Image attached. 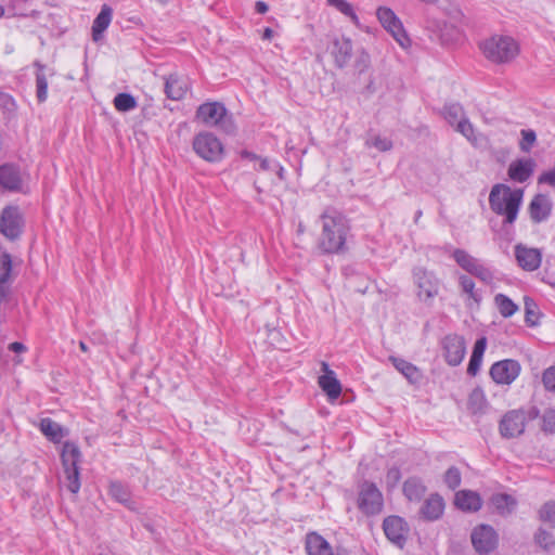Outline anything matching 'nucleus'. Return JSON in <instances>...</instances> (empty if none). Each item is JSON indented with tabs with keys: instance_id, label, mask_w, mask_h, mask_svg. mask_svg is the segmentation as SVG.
Returning a JSON list of instances; mask_svg holds the SVG:
<instances>
[{
	"instance_id": "obj_42",
	"label": "nucleus",
	"mask_w": 555,
	"mask_h": 555,
	"mask_svg": "<svg viewBox=\"0 0 555 555\" xmlns=\"http://www.w3.org/2000/svg\"><path fill=\"white\" fill-rule=\"evenodd\" d=\"M12 271V259L11 256L7 253H2L0 255V284L4 285L5 282L10 279V274Z\"/></svg>"
},
{
	"instance_id": "obj_51",
	"label": "nucleus",
	"mask_w": 555,
	"mask_h": 555,
	"mask_svg": "<svg viewBox=\"0 0 555 555\" xmlns=\"http://www.w3.org/2000/svg\"><path fill=\"white\" fill-rule=\"evenodd\" d=\"M370 63V55L366 52L361 51L357 55L354 67L361 74L369 68Z\"/></svg>"
},
{
	"instance_id": "obj_26",
	"label": "nucleus",
	"mask_w": 555,
	"mask_h": 555,
	"mask_svg": "<svg viewBox=\"0 0 555 555\" xmlns=\"http://www.w3.org/2000/svg\"><path fill=\"white\" fill-rule=\"evenodd\" d=\"M308 555H333L331 544L319 533L310 532L306 537Z\"/></svg>"
},
{
	"instance_id": "obj_6",
	"label": "nucleus",
	"mask_w": 555,
	"mask_h": 555,
	"mask_svg": "<svg viewBox=\"0 0 555 555\" xmlns=\"http://www.w3.org/2000/svg\"><path fill=\"white\" fill-rule=\"evenodd\" d=\"M194 152L204 160L218 163L223 158V145L210 132H201L193 140Z\"/></svg>"
},
{
	"instance_id": "obj_28",
	"label": "nucleus",
	"mask_w": 555,
	"mask_h": 555,
	"mask_svg": "<svg viewBox=\"0 0 555 555\" xmlns=\"http://www.w3.org/2000/svg\"><path fill=\"white\" fill-rule=\"evenodd\" d=\"M36 72V95L40 103L48 98V77L54 75V72L38 62L35 63Z\"/></svg>"
},
{
	"instance_id": "obj_4",
	"label": "nucleus",
	"mask_w": 555,
	"mask_h": 555,
	"mask_svg": "<svg viewBox=\"0 0 555 555\" xmlns=\"http://www.w3.org/2000/svg\"><path fill=\"white\" fill-rule=\"evenodd\" d=\"M539 411L531 408L528 411L512 410L507 412L500 422V434L504 438H516L525 431L526 423L528 420L538 417Z\"/></svg>"
},
{
	"instance_id": "obj_53",
	"label": "nucleus",
	"mask_w": 555,
	"mask_h": 555,
	"mask_svg": "<svg viewBox=\"0 0 555 555\" xmlns=\"http://www.w3.org/2000/svg\"><path fill=\"white\" fill-rule=\"evenodd\" d=\"M481 361H482L481 358L472 356L469 359L468 366H467V373L472 376H475L480 369Z\"/></svg>"
},
{
	"instance_id": "obj_22",
	"label": "nucleus",
	"mask_w": 555,
	"mask_h": 555,
	"mask_svg": "<svg viewBox=\"0 0 555 555\" xmlns=\"http://www.w3.org/2000/svg\"><path fill=\"white\" fill-rule=\"evenodd\" d=\"M189 91V81L186 78L178 75H169L165 81V93L173 101L184 98Z\"/></svg>"
},
{
	"instance_id": "obj_3",
	"label": "nucleus",
	"mask_w": 555,
	"mask_h": 555,
	"mask_svg": "<svg viewBox=\"0 0 555 555\" xmlns=\"http://www.w3.org/2000/svg\"><path fill=\"white\" fill-rule=\"evenodd\" d=\"M480 49L486 59L496 64L508 63L519 53L517 41L508 36H492L480 43Z\"/></svg>"
},
{
	"instance_id": "obj_61",
	"label": "nucleus",
	"mask_w": 555,
	"mask_h": 555,
	"mask_svg": "<svg viewBox=\"0 0 555 555\" xmlns=\"http://www.w3.org/2000/svg\"><path fill=\"white\" fill-rule=\"evenodd\" d=\"M365 90L370 94L376 92V86L373 79H370L369 83L365 86Z\"/></svg>"
},
{
	"instance_id": "obj_29",
	"label": "nucleus",
	"mask_w": 555,
	"mask_h": 555,
	"mask_svg": "<svg viewBox=\"0 0 555 555\" xmlns=\"http://www.w3.org/2000/svg\"><path fill=\"white\" fill-rule=\"evenodd\" d=\"M112 9L104 4L93 21L92 25V38L94 41H99L103 37V33L107 29L112 21Z\"/></svg>"
},
{
	"instance_id": "obj_19",
	"label": "nucleus",
	"mask_w": 555,
	"mask_h": 555,
	"mask_svg": "<svg viewBox=\"0 0 555 555\" xmlns=\"http://www.w3.org/2000/svg\"><path fill=\"white\" fill-rule=\"evenodd\" d=\"M322 371L324 374L319 377V385L330 400H336L341 393V385L326 362H322Z\"/></svg>"
},
{
	"instance_id": "obj_55",
	"label": "nucleus",
	"mask_w": 555,
	"mask_h": 555,
	"mask_svg": "<svg viewBox=\"0 0 555 555\" xmlns=\"http://www.w3.org/2000/svg\"><path fill=\"white\" fill-rule=\"evenodd\" d=\"M386 478L388 482L396 485L401 478L400 470L397 467L388 469Z\"/></svg>"
},
{
	"instance_id": "obj_34",
	"label": "nucleus",
	"mask_w": 555,
	"mask_h": 555,
	"mask_svg": "<svg viewBox=\"0 0 555 555\" xmlns=\"http://www.w3.org/2000/svg\"><path fill=\"white\" fill-rule=\"evenodd\" d=\"M425 491V486L417 478H410L403 485V493L409 501H420Z\"/></svg>"
},
{
	"instance_id": "obj_59",
	"label": "nucleus",
	"mask_w": 555,
	"mask_h": 555,
	"mask_svg": "<svg viewBox=\"0 0 555 555\" xmlns=\"http://www.w3.org/2000/svg\"><path fill=\"white\" fill-rule=\"evenodd\" d=\"M241 157L242 158H245V159H248L250 162H257L259 159V156H257L256 154L249 152V151H242L241 152Z\"/></svg>"
},
{
	"instance_id": "obj_8",
	"label": "nucleus",
	"mask_w": 555,
	"mask_h": 555,
	"mask_svg": "<svg viewBox=\"0 0 555 555\" xmlns=\"http://www.w3.org/2000/svg\"><path fill=\"white\" fill-rule=\"evenodd\" d=\"M413 279L417 287L418 299L430 306L434 298L439 293V279L433 272L424 268H415L413 270Z\"/></svg>"
},
{
	"instance_id": "obj_5",
	"label": "nucleus",
	"mask_w": 555,
	"mask_h": 555,
	"mask_svg": "<svg viewBox=\"0 0 555 555\" xmlns=\"http://www.w3.org/2000/svg\"><path fill=\"white\" fill-rule=\"evenodd\" d=\"M80 456V450L74 442L66 441L63 444L61 459L67 480L66 486L72 493H77L80 489L78 468Z\"/></svg>"
},
{
	"instance_id": "obj_54",
	"label": "nucleus",
	"mask_w": 555,
	"mask_h": 555,
	"mask_svg": "<svg viewBox=\"0 0 555 555\" xmlns=\"http://www.w3.org/2000/svg\"><path fill=\"white\" fill-rule=\"evenodd\" d=\"M486 347H487L486 337H481V338L477 339V341L475 343L472 356L479 357L482 359Z\"/></svg>"
},
{
	"instance_id": "obj_13",
	"label": "nucleus",
	"mask_w": 555,
	"mask_h": 555,
	"mask_svg": "<svg viewBox=\"0 0 555 555\" xmlns=\"http://www.w3.org/2000/svg\"><path fill=\"white\" fill-rule=\"evenodd\" d=\"M5 192H27L20 167L10 163L0 166V193Z\"/></svg>"
},
{
	"instance_id": "obj_57",
	"label": "nucleus",
	"mask_w": 555,
	"mask_h": 555,
	"mask_svg": "<svg viewBox=\"0 0 555 555\" xmlns=\"http://www.w3.org/2000/svg\"><path fill=\"white\" fill-rule=\"evenodd\" d=\"M9 350L15 352V353H22L27 350L26 346L22 343L14 341L9 345Z\"/></svg>"
},
{
	"instance_id": "obj_16",
	"label": "nucleus",
	"mask_w": 555,
	"mask_h": 555,
	"mask_svg": "<svg viewBox=\"0 0 555 555\" xmlns=\"http://www.w3.org/2000/svg\"><path fill=\"white\" fill-rule=\"evenodd\" d=\"M444 357L448 364L452 366L459 365L466 353V344L460 335H448L443 339Z\"/></svg>"
},
{
	"instance_id": "obj_50",
	"label": "nucleus",
	"mask_w": 555,
	"mask_h": 555,
	"mask_svg": "<svg viewBox=\"0 0 555 555\" xmlns=\"http://www.w3.org/2000/svg\"><path fill=\"white\" fill-rule=\"evenodd\" d=\"M521 135L522 140L520 142V150L528 152L535 141V133L532 130H521Z\"/></svg>"
},
{
	"instance_id": "obj_47",
	"label": "nucleus",
	"mask_w": 555,
	"mask_h": 555,
	"mask_svg": "<svg viewBox=\"0 0 555 555\" xmlns=\"http://www.w3.org/2000/svg\"><path fill=\"white\" fill-rule=\"evenodd\" d=\"M542 382L547 391L555 392V366H551L543 372Z\"/></svg>"
},
{
	"instance_id": "obj_31",
	"label": "nucleus",
	"mask_w": 555,
	"mask_h": 555,
	"mask_svg": "<svg viewBox=\"0 0 555 555\" xmlns=\"http://www.w3.org/2000/svg\"><path fill=\"white\" fill-rule=\"evenodd\" d=\"M389 361L409 382L417 383L421 379V372L414 364L397 357H389Z\"/></svg>"
},
{
	"instance_id": "obj_1",
	"label": "nucleus",
	"mask_w": 555,
	"mask_h": 555,
	"mask_svg": "<svg viewBox=\"0 0 555 555\" xmlns=\"http://www.w3.org/2000/svg\"><path fill=\"white\" fill-rule=\"evenodd\" d=\"M321 233L318 248L323 254H341L347 249L350 224L340 212L326 209L320 216Z\"/></svg>"
},
{
	"instance_id": "obj_56",
	"label": "nucleus",
	"mask_w": 555,
	"mask_h": 555,
	"mask_svg": "<svg viewBox=\"0 0 555 555\" xmlns=\"http://www.w3.org/2000/svg\"><path fill=\"white\" fill-rule=\"evenodd\" d=\"M257 162H258V168H257L258 170H262V171L273 170L274 162H271L268 158H260V157Z\"/></svg>"
},
{
	"instance_id": "obj_46",
	"label": "nucleus",
	"mask_w": 555,
	"mask_h": 555,
	"mask_svg": "<svg viewBox=\"0 0 555 555\" xmlns=\"http://www.w3.org/2000/svg\"><path fill=\"white\" fill-rule=\"evenodd\" d=\"M472 275H475L485 283H491L493 281L492 271L481 262L476 267Z\"/></svg>"
},
{
	"instance_id": "obj_20",
	"label": "nucleus",
	"mask_w": 555,
	"mask_h": 555,
	"mask_svg": "<svg viewBox=\"0 0 555 555\" xmlns=\"http://www.w3.org/2000/svg\"><path fill=\"white\" fill-rule=\"evenodd\" d=\"M531 220L534 223H540L548 218L552 211V202L544 194L535 195L528 207Z\"/></svg>"
},
{
	"instance_id": "obj_60",
	"label": "nucleus",
	"mask_w": 555,
	"mask_h": 555,
	"mask_svg": "<svg viewBox=\"0 0 555 555\" xmlns=\"http://www.w3.org/2000/svg\"><path fill=\"white\" fill-rule=\"evenodd\" d=\"M272 171H275L280 179H283L284 169H283V167L278 162L273 163V170Z\"/></svg>"
},
{
	"instance_id": "obj_2",
	"label": "nucleus",
	"mask_w": 555,
	"mask_h": 555,
	"mask_svg": "<svg viewBox=\"0 0 555 555\" xmlns=\"http://www.w3.org/2000/svg\"><path fill=\"white\" fill-rule=\"evenodd\" d=\"M524 199L522 189H512L504 183L494 184L489 194L491 210L503 218V228L512 227L517 220Z\"/></svg>"
},
{
	"instance_id": "obj_49",
	"label": "nucleus",
	"mask_w": 555,
	"mask_h": 555,
	"mask_svg": "<svg viewBox=\"0 0 555 555\" xmlns=\"http://www.w3.org/2000/svg\"><path fill=\"white\" fill-rule=\"evenodd\" d=\"M380 152L389 151L392 147V142L387 138L375 137L367 142Z\"/></svg>"
},
{
	"instance_id": "obj_43",
	"label": "nucleus",
	"mask_w": 555,
	"mask_h": 555,
	"mask_svg": "<svg viewBox=\"0 0 555 555\" xmlns=\"http://www.w3.org/2000/svg\"><path fill=\"white\" fill-rule=\"evenodd\" d=\"M327 2L331 7H334L336 10L350 17L353 22L358 21L352 5L346 0H327Z\"/></svg>"
},
{
	"instance_id": "obj_35",
	"label": "nucleus",
	"mask_w": 555,
	"mask_h": 555,
	"mask_svg": "<svg viewBox=\"0 0 555 555\" xmlns=\"http://www.w3.org/2000/svg\"><path fill=\"white\" fill-rule=\"evenodd\" d=\"M494 304L501 315L504 318L512 317L518 310V306L504 294L495 295Z\"/></svg>"
},
{
	"instance_id": "obj_25",
	"label": "nucleus",
	"mask_w": 555,
	"mask_h": 555,
	"mask_svg": "<svg viewBox=\"0 0 555 555\" xmlns=\"http://www.w3.org/2000/svg\"><path fill=\"white\" fill-rule=\"evenodd\" d=\"M455 505L465 512H477L482 506L480 495L470 490H461L455 494Z\"/></svg>"
},
{
	"instance_id": "obj_39",
	"label": "nucleus",
	"mask_w": 555,
	"mask_h": 555,
	"mask_svg": "<svg viewBox=\"0 0 555 555\" xmlns=\"http://www.w3.org/2000/svg\"><path fill=\"white\" fill-rule=\"evenodd\" d=\"M525 321L529 326H534L539 322V310L533 299L525 297Z\"/></svg>"
},
{
	"instance_id": "obj_44",
	"label": "nucleus",
	"mask_w": 555,
	"mask_h": 555,
	"mask_svg": "<svg viewBox=\"0 0 555 555\" xmlns=\"http://www.w3.org/2000/svg\"><path fill=\"white\" fill-rule=\"evenodd\" d=\"M461 473L459 468L452 466L444 474V482L447 486L454 490L461 485Z\"/></svg>"
},
{
	"instance_id": "obj_33",
	"label": "nucleus",
	"mask_w": 555,
	"mask_h": 555,
	"mask_svg": "<svg viewBox=\"0 0 555 555\" xmlns=\"http://www.w3.org/2000/svg\"><path fill=\"white\" fill-rule=\"evenodd\" d=\"M40 430L48 439L53 442H59L64 437L62 426L48 417L41 420Z\"/></svg>"
},
{
	"instance_id": "obj_10",
	"label": "nucleus",
	"mask_w": 555,
	"mask_h": 555,
	"mask_svg": "<svg viewBox=\"0 0 555 555\" xmlns=\"http://www.w3.org/2000/svg\"><path fill=\"white\" fill-rule=\"evenodd\" d=\"M472 543L480 555H488L494 551L499 543L498 532L490 525H479L472 531Z\"/></svg>"
},
{
	"instance_id": "obj_12",
	"label": "nucleus",
	"mask_w": 555,
	"mask_h": 555,
	"mask_svg": "<svg viewBox=\"0 0 555 555\" xmlns=\"http://www.w3.org/2000/svg\"><path fill=\"white\" fill-rule=\"evenodd\" d=\"M376 15L383 27L391 34L401 47L409 44L410 40L403 29L402 23L391 9L380 7L377 9Z\"/></svg>"
},
{
	"instance_id": "obj_32",
	"label": "nucleus",
	"mask_w": 555,
	"mask_h": 555,
	"mask_svg": "<svg viewBox=\"0 0 555 555\" xmlns=\"http://www.w3.org/2000/svg\"><path fill=\"white\" fill-rule=\"evenodd\" d=\"M452 257L455 262L469 274H472L476 267L480 263L479 259L473 257L466 250L460 248L454 249Z\"/></svg>"
},
{
	"instance_id": "obj_9",
	"label": "nucleus",
	"mask_w": 555,
	"mask_h": 555,
	"mask_svg": "<svg viewBox=\"0 0 555 555\" xmlns=\"http://www.w3.org/2000/svg\"><path fill=\"white\" fill-rule=\"evenodd\" d=\"M384 505L383 494L378 488L369 481L361 485L358 495L359 509L367 515H377L382 512Z\"/></svg>"
},
{
	"instance_id": "obj_24",
	"label": "nucleus",
	"mask_w": 555,
	"mask_h": 555,
	"mask_svg": "<svg viewBox=\"0 0 555 555\" xmlns=\"http://www.w3.org/2000/svg\"><path fill=\"white\" fill-rule=\"evenodd\" d=\"M352 44L350 39L340 37L333 41L331 54L334 56L335 64L343 68L351 57Z\"/></svg>"
},
{
	"instance_id": "obj_62",
	"label": "nucleus",
	"mask_w": 555,
	"mask_h": 555,
	"mask_svg": "<svg viewBox=\"0 0 555 555\" xmlns=\"http://www.w3.org/2000/svg\"><path fill=\"white\" fill-rule=\"evenodd\" d=\"M7 287L4 285H0V299L4 298L7 296Z\"/></svg>"
},
{
	"instance_id": "obj_17",
	"label": "nucleus",
	"mask_w": 555,
	"mask_h": 555,
	"mask_svg": "<svg viewBox=\"0 0 555 555\" xmlns=\"http://www.w3.org/2000/svg\"><path fill=\"white\" fill-rule=\"evenodd\" d=\"M535 163L531 158H519L513 160L507 169L508 178L518 183L528 181L534 172Z\"/></svg>"
},
{
	"instance_id": "obj_41",
	"label": "nucleus",
	"mask_w": 555,
	"mask_h": 555,
	"mask_svg": "<svg viewBox=\"0 0 555 555\" xmlns=\"http://www.w3.org/2000/svg\"><path fill=\"white\" fill-rule=\"evenodd\" d=\"M539 517L542 521L555 527V501L544 503L539 511Z\"/></svg>"
},
{
	"instance_id": "obj_11",
	"label": "nucleus",
	"mask_w": 555,
	"mask_h": 555,
	"mask_svg": "<svg viewBox=\"0 0 555 555\" xmlns=\"http://www.w3.org/2000/svg\"><path fill=\"white\" fill-rule=\"evenodd\" d=\"M23 232V217L17 206H7L0 216V233L14 241Z\"/></svg>"
},
{
	"instance_id": "obj_30",
	"label": "nucleus",
	"mask_w": 555,
	"mask_h": 555,
	"mask_svg": "<svg viewBox=\"0 0 555 555\" xmlns=\"http://www.w3.org/2000/svg\"><path fill=\"white\" fill-rule=\"evenodd\" d=\"M109 494L112 495V498L114 500H116L117 502L124 504L129 509H131V511H135L137 509L135 503L131 499L130 490H129V488L126 485H124V483H121L119 481L111 482V485H109Z\"/></svg>"
},
{
	"instance_id": "obj_18",
	"label": "nucleus",
	"mask_w": 555,
	"mask_h": 555,
	"mask_svg": "<svg viewBox=\"0 0 555 555\" xmlns=\"http://www.w3.org/2000/svg\"><path fill=\"white\" fill-rule=\"evenodd\" d=\"M515 257L518 264L526 271L537 270L542 260L541 251L538 248L526 247L521 244L516 245Z\"/></svg>"
},
{
	"instance_id": "obj_7",
	"label": "nucleus",
	"mask_w": 555,
	"mask_h": 555,
	"mask_svg": "<svg viewBox=\"0 0 555 555\" xmlns=\"http://www.w3.org/2000/svg\"><path fill=\"white\" fill-rule=\"evenodd\" d=\"M196 118L207 126H217L227 132L232 131L227 108L219 102H207L198 106Z\"/></svg>"
},
{
	"instance_id": "obj_64",
	"label": "nucleus",
	"mask_w": 555,
	"mask_h": 555,
	"mask_svg": "<svg viewBox=\"0 0 555 555\" xmlns=\"http://www.w3.org/2000/svg\"><path fill=\"white\" fill-rule=\"evenodd\" d=\"M79 347H80V349H81L82 351H87V350H88V347H87V345H86L83 341H80V343H79Z\"/></svg>"
},
{
	"instance_id": "obj_45",
	"label": "nucleus",
	"mask_w": 555,
	"mask_h": 555,
	"mask_svg": "<svg viewBox=\"0 0 555 555\" xmlns=\"http://www.w3.org/2000/svg\"><path fill=\"white\" fill-rule=\"evenodd\" d=\"M542 429L545 433H555V410L548 409L542 416Z\"/></svg>"
},
{
	"instance_id": "obj_38",
	"label": "nucleus",
	"mask_w": 555,
	"mask_h": 555,
	"mask_svg": "<svg viewBox=\"0 0 555 555\" xmlns=\"http://www.w3.org/2000/svg\"><path fill=\"white\" fill-rule=\"evenodd\" d=\"M114 106L119 112H129L137 107V101L129 93H118L114 98Z\"/></svg>"
},
{
	"instance_id": "obj_40",
	"label": "nucleus",
	"mask_w": 555,
	"mask_h": 555,
	"mask_svg": "<svg viewBox=\"0 0 555 555\" xmlns=\"http://www.w3.org/2000/svg\"><path fill=\"white\" fill-rule=\"evenodd\" d=\"M535 543L545 551H550L555 546L553 534L543 528H539L534 534Z\"/></svg>"
},
{
	"instance_id": "obj_48",
	"label": "nucleus",
	"mask_w": 555,
	"mask_h": 555,
	"mask_svg": "<svg viewBox=\"0 0 555 555\" xmlns=\"http://www.w3.org/2000/svg\"><path fill=\"white\" fill-rule=\"evenodd\" d=\"M456 131L462 133L467 140H472L474 137V127L466 118L456 124Z\"/></svg>"
},
{
	"instance_id": "obj_36",
	"label": "nucleus",
	"mask_w": 555,
	"mask_h": 555,
	"mask_svg": "<svg viewBox=\"0 0 555 555\" xmlns=\"http://www.w3.org/2000/svg\"><path fill=\"white\" fill-rule=\"evenodd\" d=\"M486 396L480 388H475L468 398V406L473 413H482L486 409Z\"/></svg>"
},
{
	"instance_id": "obj_58",
	"label": "nucleus",
	"mask_w": 555,
	"mask_h": 555,
	"mask_svg": "<svg viewBox=\"0 0 555 555\" xmlns=\"http://www.w3.org/2000/svg\"><path fill=\"white\" fill-rule=\"evenodd\" d=\"M255 8H256L257 13H259V14H264L269 10L268 4L262 1H257L255 4Z\"/></svg>"
},
{
	"instance_id": "obj_21",
	"label": "nucleus",
	"mask_w": 555,
	"mask_h": 555,
	"mask_svg": "<svg viewBox=\"0 0 555 555\" xmlns=\"http://www.w3.org/2000/svg\"><path fill=\"white\" fill-rule=\"evenodd\" d=\"M490 505L498 515L508 517L516 511L518 501L507 493H494L490 498Z\"/></svg>"
},
{
	"instance_id": "obj_23",
	"label": "nucleus",
	"mask_w": 555,
	"mask_h": 555,
	"mask_svg": "<svg viewBox=\"0 0 555 555\" xmlns=\"http://www.w3.org/2000/svg\"><path fill=\"white\" fill-rule=\"evenodd\" d=\"M443 509V499L438 494H431L421 506L420 514L425 520L434 521L441 517Z\"/></svg>"
},
{
	"instance_id": "obj_27",
	"label": "nucleus",
	"mask_w": 555,
	"mask_h": 555,
	"mask_svg": "<svg viewBox=\"0 0 555 555\" xmlns=\"http://www.w3.org/2000/svg\"><path fill=\"white\" fill-rule=\"evenodd\" d=\"M459 284L462 293L467 296V307L479 308L482 300V293L479 289H476L475 282L469 276L462 274L459 276Z\"/></svg>"
},
{
	"instance_id": "obj_15",
	"label": "nucleus",
	"mask_w": 555,
	"mask_h": 555,
	"mask_svg": "<svg viewBox=\"0 0 555 555\" xmlns=\"http://www.w3.org/2000/svg\"><path fill=\"white\" fill-rule=\"evenodd\" d=\"M520 373V365L517 361L506 359L492 364L490 375L496 384L509 385Z\"/></svg>"
},
{
	"instance_id": "obj_63",
	"label": "nucleus",
	"mask_w": 555,
	"mask_h": 555,
	"mask_svg": "<svg viewBox=\"0 0 555 555\" xmlns=\"http://www.w3.org/2000/svg\"><path fill=\"white\" fill-rule=\"evenodd\" d=\"M272 33H273V31H272V29H271V28H266V29H264V33H263V37L269 39V38H271Z\"/></svg>"
},
{
	"instance_id": "obj_52",
	"label": "nucleus",
	"mask_w": 555,
	"mask_h": 555,
	"mask_svg": "<svg viewBox=\"0 0 555 555\" xmlns=\"http://www.w3.org/2000/svg\"><path fill=\"white\" fill-rule=\"evenodd\" d=\"M539 183H544L555 186V167L551 170L544 171L538 179Z\"/></svg>"
},
{
	"instance_id": "obj_37",
	"label": "nucleus",
	"mask_w": 555,
	"mask_h": 555,
	"mask_svg": "<svg viewBox=\"0 0 555 555\" xmlns=\"http://www.w3.org/2000/svg\"><path fill=\"white\" fill-rule=\"evenodd\" d=\"M443 115L446 120L452 126L465 118L463 107L459 103L447 104L443 107Z\"/></svg>"
},
{
	"instance_id": "obj_14",
	"label": "nucleus",
	"mask_w": 555,
	"mask_h": 555,
	"mask_svg": "<svg viewBox=\"0 0 555 555\" xmlns=\"http://www.w3.org/2000/svg\"><path fill=\"white\" fill-rule=\"evenodd\" d=\"M383 530L391 543L399 547H403L410 529L403 518L392 515L384 519Z\"/></svg>"
}]
</instances>
